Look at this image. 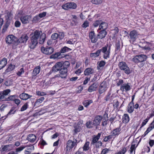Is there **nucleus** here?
I'll use <instances>...</instances> for the list:
<instances>
[{"label": "nucleus", "mask_w": 154, "mask_h": 154, "mask_svg": "<svg viewBox=\"0 0 154 154\" xmlns=\"http://www.w3.org/2000/svg\"><path fill=\"white\" fill-rule=\"evenodd\" d=\"M40 66H38L36 67L35 68L33 71L32 73V77L33 78L34 77L36 76L40 72Z\"/></svg>", "instance_id": "nucleus-21"}, {"label": "nucleus", "mask_w": 154, "mask_h": 154, "mask_svg": "<svg viewBox=\"0 0 154 154\" xmlns=\"http://www.w3.org/2000/svg\"><path fill=\"white\" fill-rule=\"evenodd\" d=\"M106 63L105 61L103 60L101 61L99 64V66L100 67H103L105 65Z\"/></svg>", "instance_id": "nucleus-63"}, {"label": "nucleus", "mask_w": 154, "mask_h": 154, "mask_svg": "<svg viewBox=\"0 0 154 154\" xmlns=\"http://www.w3.org/2000/svg\"><path fill=\"white\" fill-rule=\"evenodd\" d=\"M112 137V136L111 134L107 136H106L104 138L103 141L104 142H107L109 140L111 139Z\"/></svg>", "instance_id": "nucleus-51"}, {"label": "nucleus", "mask_w": 154, "mask_h": 154, "mask_svg": "<svg viewBox=\"0 0 154 154\" xmlns=\"http://www.w3.org/2000/svg\"><path fill=\"white\" fill-rule=\"evenodd\" d=\"M67 50V47L66 46H64L60 50V53L61 54L65 53Z\"/></svg>", "instance_id": "nucleus-55"}, {"label": "nucleus", "mask_w": 154, "mask_h": 154, "mask_svg": "<svg viewBox=\"0 0 154 154\" xmlns=\"http://www.w3.org/2000/svg\"><path fill=\"white\" fill-rule=\"evenodd\" d=\"M122 122L123 123H127L129 121V117L127 114H124L122 118Z\"/></svg>", "instance_id": "nucleus-31"}, {"label": "nucleus", "mask_w": 154, "mask_h": 154, "mask_svg": "<svg viewBox=\"0 0 154 154\" xmlns=\"http://www.w3.org/2000/svg\"><path fill=\"white\" fill-rule=\"evenodd\" d=\"M67 55L61 54L60 52H57L52 54L50 57V58L54 59H60L67 56Z\"/></svg>", "instance_id": "nucleus-14"}, {"label": "nucleus", "mask_w": 154, "mask_h": 154, "mask_svg": "<svg viewBox=\"0 0 154 154\" xmlns=\"http://www.w3.org/2000/svg\"><path fill=\"white\" fill-rule=\"evenodd\" d=\"M109 151L108 149L105 148L102 150L100 154H106Z\"/></svg>", "instance_id": "nucleus-60"}, {"label": "nucleus", "mask_w": 154, "mask_h": 154, "mask_svg": "<svg viewBox=\"0 0 154 154\" xmlns=\"http://www.w3.org/2000/svg\"><path fill=\"white\" fill-rule=\"evenodd\" d=\"M43 33L41 31L36 30L32 33V36L31 38V42L29 44V47L31 49H34L38 44V39Z\"/></svg>", "instance_id": "nucleus-1"}, {"label": "nucleus", "mask_w": 154, "mask_h": 154, "mask_svg": "<svg viewBox=\"0 0 154 154\" xmlns=\"http://www.w3.org/2000/svg\"><path fill=\"white\" fill-rule=\"evenodd\" d=\"M93 73V69L91 68L86 69L84 72V74L85 75H89Z\"/></svg>", "instance_id": "nucleus-29"}, {"label": "nucleus", "mask_w": 154, "mask_h": 154, "mask_svg": "<svg viewBox=\"0 0 154 154\" xmlns=\"http://www.w3.org/2000/svg\"><path fill=\"white\" fill-rule=\"evenodd\" d=\"M60 72V77L62 78H66L67 72V66L64 67L63 68L61 69Z\"/></svg>", "instance_id": "nucleus-12"}, {"label": "nucleus", "mask_w": 154, "mask_h": 154, "mask_svg": "<svg viewBox=\"0 0 154 154\" xmlns=\"http://www.w3.org/2000/svg\"><path fill=\"white\" fill-rule=\"evenodd\" d=\"M98 85L97 83H94L89 87L88 91L91 92L93 91H96Z\"/></svg>", "instance_id": "nucleus-19"}, {"label": "nucleus", "mask_w": 154, "mask_h": 154, "mask_svg": "<svg viewBox=\"0 0 154 154\" xmlns=\"http://www.w3.org/2000/svg\"><path fill=\"white\" fill-rule=\"evenodd\" d=\"M70 17L72 20V22L74 23L73 25H77L78 23V17L76 15H71L70 16Z\"/></svg>", "instance_id": "nucleus-33"}, {"label": "nucleus", "mask_w": 154, "mask_h": 154, "mask_svg": "<svg viewBox=\"0 0 154 154\" xmlns=\"http://www.w3.org/2000/svg\"><path fill=\"white\" fill-rule=\"evenodd\" d=\"M110 48L111 46H108L107 44L101 49H99L100 53L102 52L103 54V57L104 59H107L109 57Z\"/></svg>", "instance_id": "nucleus-2"}, {"label": "nucleus", "mask_w": 154, "mask_h": 154, "mask_svg": "<svg viewBox=\"0 0 154 154\" xmlns=\"http://www.w3.org/2000/svg\"><path fill=\"white\" fill-rule=\"evenodd\" d=\"M134 103L130 102L128 106L127 111L130 113H132L134 110Z\"/></svg>", "instance_id": "nucleus-22"}, {"label": "nucleus", "mask_w": 154, "mask_h": 154, "mask_svg": "<svg viewBox=\"0 0 154 154\" xmlns=\"http://www.w3.org/2000/svg\"><path fill=\"white\" fill-rule=\"evenodd\" d=\"M102 116H96L93 121L92 125L96 127L99 125L102 119Z\"/></svg>", "instance_id": "nucleus-9"}, {"label": "nucleus", "mask_w": 154, "mask_h": 154, "mask_svg": "<svg viewBox=\"0 0 154 154\" xmlns=\"http://www.w3.org/2000/svg\"><path fill=\"white\" fill-rule=\"evenodd\" d=\"M121 130V129L119 128H116V129H113L111 132V135L112 136H115L116 137V136L118 135L119 134Z\"/></svg>", "instance_id": "nucleus-23"}, {"label": "nucleus", "mask_w": 154, "mask_h": 154, "mask_svg": "<svg viewBox=\"0 0 154 154\" xmlns=\"http://www.w3.org/2000/svg\"><path fill=\"white\" fill-rule=\"evenodd\" d=\"M16 108L15 107H13L11 108V109L10 110V111L8 113V115H9L11 114H14L16 110H15Z\"/></svg>", "instance_id": "nucleus-52"}, {"label": "nucleus", "mask_w": 154, "mask_h": 154, "mask_svg": "<svg viewBox=\"0 0 154 154\" xmlns=\"http://www.w3.org/2000/svg\"><path fill=\"white\" fill-rule=\"evenodd\" d=\"M47 13L46 12H43L41 13L38 15L40 18H43L45 17Z\"/></svg>", "instance_id": "nucleus-64"}, {"label": "nucleus", "mask_w": 154, "mask_h": 154, "mask_svg": "<svg viewBox=\"0 0 154 154\" xmlns=\"http://www.w3.org/2000/svg\"><path fill=\"white\" fill-rule=\"evenodd\" d=\"M127 151L125 147H124L121 150L119 151L118 152L115 153V154H125Z\"/></svg>", "instance_id": "nucleus-46"}, {"label": "nucleus", "mask_w": 154, "mask_h": 154, "mask_svg": "<svg viewBox=\"0 0 154 154\" xmlns=\"http://www.w3.org/2000/svg\"><path fill=\"white\" fill-rule=\"evenodd\" d=\"M91 2L93 4L99 5L101 3L102 0H91Z\"/></svg>", "instance_id": "nucleus-47"}, {"label": "nucleus", "mask_w": 154, "mask_h": 154, "mask_svg": "<svg viewBox=\"0 0 154 154\" xmlns=\"http://www.w3.org/2000/svg\"><path fill=\"white\" fill-rule=\"evenodd\" d=\"M102 23V20H98L94 21L93 23V25L95 27H97L98 25H100Z\"/></svg>", "instance_id": "nucleus-45"}, {"label": "nucleus", "mask_w": 154, "mask_h": 154, "mask_svg": "<svg viewBox=\"0 0 154 154\" xmlns=\"http://www.w3.org/2000/svg\"><path fill=\"white\" fill-rule=\"evenodd\" d=\"M20 19L22 23L24 24H27L29 23L31 20V17L30 16L26 15L21 17Z\"/></svg>", "instance_id": "nucleus-10"}, {"label": "nucleus", "mask_w": 154, "mask_h": 154, "mask_svg": "<svg viewBox=\"0 0 154 154\" xmlns=\"http://www.w3.org/2000/svg\"><path fill=\"white\" fill-rule=\"evenodd\" d=\"M32 97V96L28 94L23 93L19 95L20 98L23 100H26Z\"/></svg>", "instance_id": "nucleus-20"}, {"label": "nucleus", "mask_w": 154, "mask_h": 154, "mask_svg": "<svg viewBox=\"0 0 154 154\" xmlns=\"http://www.w3.org/2000/svg\"><path fill=\"white\" fill-rule=\"evenodd\" d=\"M139 34L135 30H133L130 32L129 35L131 40L133 42L135 41L138 37Z\"/></svg>", "instance_id": "nucleus-8"}, {"label": "nucleus", "mask_w": 154, "mask_h": 154, "mask_svg": "<svg viewBox=\"0 0 154 154\" xmlns=\"http://www.w3.org/2000/svg\"><path fill=\"white\" fill-rule=\"evenodd\" d=\"M74 134H75L77 133L80 131L81 130V127L79 125H76L74 127Z\"/></svg>", "instance_id": "nucleus-43"}, {"label": "nucleus", "mask_w": 154, "mask_h": 154, "mask_svg": "<svg viewBox=\"0 0 154 154\" xmlns=\"http://www.w3.org/2000/svg\"><path fill=\"white\" fill-rule=\"evenodd\" d=\"M68 117V122H69L70 124H72L74 121H75L76 117L75 116H72L69 115Z\"/></svg>", "instance_id": "nucleus-37"}, {"label": "nucleus", "mask_w": 154, "mask_h": 154, "mask_svg": "<svg viewBox=\"0 0 154 154\" xmlns=\"http://www.w3.org/2000/svg\"><path fill=\"white\" fill-rule=\"evenodd\" d=\"M116 52H118L120 51L121 48V44L119 40H118L116 42Z\"/></svg>", "instance_id": "nucleus-36"}, {"label": "nucleus", "mask_w": 154, "mask_h": 154, "mask_svg": "<svg viewBox=\"0 0 154 154\" xmlns=\"http://www.w3.org/2000/svg\"><path fill=\"white\" fill-rule=\"evenodd\" d=\"M147 57L144 54H140L137 55L132 59L133 61L135 63H138L140 62H143L146 61Z\"/></svg>", "instance_id": "nucleus-5"}, {"label": "nucleus", "mask_w": 154, "mask_h": 154, "mask_svg": "<svg viewBox=\"0 0 154 154\" xmlns=\"http://www.w3.org/2000/svg\"><path fill=\"white\" fill-rule=\"evenodd\" d=\"M90 142L88 141H86L84 144V146L83 147V150L84 151H86L88 150L89 149V145Z\"/></svg>", "instance_id": "nucleus-40"}, {"label": "nucleus", "mask_w": 154, "mask_h": 154, "mask_svg": "<svg viewBox=\"0 0 154 154\" xmlns=\"http://www.w3.org/2000/svg\"><path fill=\"white\" fill-rule=\"evenodd\" d=\"M15 96L16 95H11L9 97H8V98H7L6 100L7 101H9L10 100H13L14 101L15 99Z\"/></svg>", "instance_id": "nucleus-48"}, {"label": "nucleus", "mask_w": 154, "mask_h": 154, "mask_svg": "<svg viewBox=\"0 0 154 154\" xmlns=\"http://www.w3.org/2000/svg\"><path fill=\"white\" fill-rule=\"evenodd\" d=\"M5 96L2 93L0 94V100L2 101H6L7 98H5Z\"/></svg>", "instance_id": "nucleus-56"}, {"label": "nucleus", "mask_w": 154, "mask_h": 154, "mask_svg": "<svg viewBox=\"0 0 154 154\" xmlns=\"http://www.w3.org/2000/svg\"><path fill=\"white\" fill-rule=\"evenodd\" d=\"M13 17V14L11 12H8L7 14L5 16V18L6 21H9L11 22V20L12 19Z\"/></svg>", "instance_id": "nucleus-30"}, {"label": "nucleus", "mask_w": 154, "mask_h": 154, "mask_svg": "<svg viewBox=\"0 0 154 154\" xmlns=\"http://www.w3.org/2000/svg\"><path fill=\"white\" fill-rule=\"evenodd\" d=\"M46 37L45 34L43 33L42 34V35L40 36L39 40V43L40 44H43L45 40V38Z\"/></svg>", "instance_id": "nucleus-34"}, {"label": "nucleus", "mask_w": 154, "mask_h": 154, "mask_svg": "<svg viewBox=\"0 0 154 154\" xmlns=\"http://www.w3.org/2000/svg\"><path fill=\"white\" fill-rule=\"evenodd\" d=\"M12 145H7L3 147L2 149L3 151H9L12 149Z\"/></svg>", "instance_id": "nucleus-32"}, {"label": "nucleus", "mask_w": 154, "mask_h": 154, "mask_svg": "<svg viewBox=\"0 0 154 154\" xmlns=\"http://www.w3.org/2000/svg\"><path fill=\"white\" fill-rule=\"evenodd\" d=\"M63 66V63L61 62H58L56 63L55 65L53 67L52 70L55 72L58 71L60 70L61 68Z\"/></svg>", "instance_id": "nucleus-11"}, {"label": "nucleus", "mask_w": 154, "mask_h": 154, "mask_svg": "<svg viewBox=\"0 0 154 154\" xmlns=\"http://www.w3.org/2000/svg\"><path fill=\"white\" fill-rule=\"evenodd\" d=\"M107 32L105 30H102L100 31L97 35V38L99 39H102L105 38L107 35Z\"/></svg>", "instance_id": "nucleus-17"}, {"label": "nucleus", "mask_w": 154, "mask_h": 154, "mask_svg": "<svg viewBox=\"0 0 154 154\" xmlns=\"http://www.w3.org/2000/svg\"><path fill=\"white\" fill-rule=\"evenodd\" d=\"M101 134V133H98L96 136L93 138V140L91 143V145H94L98 142V140L100 137Z\"/></svg>", "instance_id": "nucleus-26"}, {"label": "nucleus", "mask_w": 154, "mask_h": 154, "mask_svg": "<svg viewBox=\"0 0 154 154\" xmlns=\"http://www.w3.org/2000/svg\"><path fill=\"white\" fill-rule=\"evenodd\" d=\"M111 93L110 91L108 92L107 95L104 98V100L106 101H108L109 100L110 98V96L111 95Z\"/></svg>", "instance_id": "nucleus-54"}, {"label": "nucleus", "mask_w": 154, "mask_h": 154, "mask_svg": "<svg viewBox=\"0 0 154 154\" xmlns=\"http://www.w3.org/2000/svg\"><path fill=\"white\" fill-rule=\"evenodd\" d=\"M36 93L37 95L40 96H43L46 94L45 92H41L39 91H37Z\"/></svg>", "instance_id": "nucleus-59"}, {"label": "nucleus", "mask_w": 154, "mask_h": 154, "mask_svg": "<svg viewBox=\"0 0 154 154\" xmlns=\"http://www.w3.org/2000/svg\"><path fill=\"white\" fill-rule=\"evenodd\" d=\"M89 37L91 40V42L93 43H95L97 40V37H95L94 32V31H91L89 33Z\"/></svg>", "instance_id": "nucleus-16"}, {"label": "nucleus", "mask_w": 154, "mask_h": 154, "mask_svg": "<svg viewBox=\"0 0 154 154\" xmlns=\"http://www.w3.org/2000/svg\"><path fill=\"white\" fill-rule=\"evenodd\" d=\"M24 71L23 68H21L20 71L17 73V74L19 76H20L23 73H24Z\"/></svg>", "instance_id": "nucleus-61"}, {"label": "nucleus", "mask_w": 154, "mask_h": 154, "mask_svg": "<svg viewBox=\"0 0 154 154\" xmlns=\"http://www.w3.org/2000/svg\"><path fill=\"white\" fill-rule=\"evenodd\" d=\"M41 50L42 53L46 55H50L52 54L54 51L53 48L48 46L46 47H42Z\"/></svg>", "instance_id": "nucleus-6"}, {"label": "nucleus", "mask_w": 154, "mask_h": 154, "mask_svg": "<svg viewBox=\"0 0 154 154\" xmlns=\"http://www.w3.org/2000/svg\"><path fill=\"white\" fill-rule=\"evenodd\" d=\"M89 26V22L87 21H85L82 25L83 28H85Z\"/></svg>", "instance_id": "nucleus-57"}, {"label": "nucleus", "mask_w": 154, "mask_h": 154, "mask_svg": "<svg viewBox=\"0 0 154 154\" xmlns=\"http://www.w3.org/2000/svg\"><path fill=\"white\" fill-rule=\"evenodd\" d=\"M131 89L130 85L129 83H127L124 84L122 85L120 89L122 91H124L125 90L126 91H129Z\"/></svg>", "instance_id": "nucleus-18"}, {"label": "nucleus", "mask_w": 154, "mask_h": 154, "mask_svg": "<svg viewBox=\"0 0 154 154\" xmlns=\"http://www.w3.org/2000/svg\"><path fill=\"white\" fill-rule=\"evenodd\" d=\"M44 99L45 98L44 97H40L39 99L37 100L34 105V106H38L40 103H42V102L44 100Z\"/></svg>", "instance_id": "nucleus-38"}, {"label": "nucleus", "mask_w": 154, "mask_h": 154, "mask_svg": "<svg viewBox=\"0 0 154 154\" xmlns=\"http://www.w3.org/2000/svg\"><path fill=\"white\" fill-rule=\"evenodd\" d=\"M29 38L28 35L25 34H23L21 37L18 40L17 42L19 43H26Z\"/></svg>", "instance_id": "nucleus-13"}, {"label": "nucleus", "mask_w": 154, "mask_h": 154, "mask_svg": "<svg viewBox=\"0 0 154 154\" xmlns=\"http://www.w3.org/2000/svg\"><path fill=\"white\" fill-rule=\"evenodd\" d=\"M99 49L95 53H92L90 54V56L93 57H96L99 56L100 54Z\"/></svg>", "instance_id": "nucleus-41"}, {"label": "nucleus", "mask_w": 154, "mask_h": 154, "mask_svg": "<svg viewBox=\"0 0 154 154\" xmlns=\"http://www.w3.org/2000/svg\"><path fill=\"white\" fill-rule=\"evenodd\" d=\"M93 103L91 100H85L83 103V105L85 107H87L90 104Z\"/></svg>", "instance_id": "nucleus-35"}, {"label": "nucleus", "mask_w": 154, "mask_h": 154, "mask_svg": "<svg viewBox=\"0 0 154 154\" xmlns=\"http://www.w3.org/2000/svg\"><path fill=\"white\" fill-rule=\"evenodd\" d=\"M119 66L121 70L123 71L127 75H129L131 72L130 69L124 62H119Z\"/></svg>", "instance_id": "nucleus-3"}, {"label": "nucleus", "mask_w": 154, "mask_h": 154, "mask_svg": "<svg viewBox=\"0 0 154 154\" xmlns=\"http://www.w3.org/2000/svg\"><path fill=\"white\" fill-rule=\"evenodd\" d=\"M107 85L105 82H103L100 85L98 89L99 93L101 94L105 92L107 89Z\"/></svg>", "instance_id": "nucleus-7"}, {"label": "nucleus", "mask_w": 154, "mask_h": 154, "mask_svg": "<svg viewBox=\"0 0 154 154\" xmlns=\"http://www.w3.org/2000/svg\"><path fill=\"white\" fill-rule=\"evenodd\" d=\"M58 35L59 36L58 37L61 40L63 39L64 37V34L63 32H60L59 33V34H58Z\"/></svg>", "instance_id": "nucleus-62"}, {"label": "nucleus", "mask_w": 154, "mask_h": 154, "mask_svg": "<svg viewBox=\"0 0 154 154\" xmlns=\"http://www.w3.org/2000/svg\"><path fill=\"white\" fill-rule=\"evenodd\" d=\"M25 148V146H22L16 149V151L18 154L19 152H20L22 151Z\"/></svg>", "instance_id": "nucleus-49"}, {"label": "nucleus", "mask_w": 154, "mask_h": 154, "mask_svg": "<svg viewBox=\"0 0 154 154\" xmlns=\"http://www.w3.org/2000/svg\"><path fill=\"white\" fill-rule=\"evenodd\" d=\"M5 41L7 43L13 44V48H14V45L16 46L18 45L17 39L13 35H8L5 38Z\"/></svg>", "instance_id": "nucleus-4"}, {"label": "nucleus", "mask_w": 154, "mask_h": 154, "mask_svg": "<svg viewBox=\"0 0 154 154\" xmlns=\"http://www.w3.org/2000/svg\"><path fill=\"white\" fill-rule=\"evenodd\" d=\"M108 24L105 22H103L102 20V23L99 26V29L106 30L107 28Z\"/></svg>", "instance_id": "nucleus-27"}, {"label": "nucleus", "mask_w": 154, "mask_h": 154, "mask_svg": "<svg viewBox=\"0 0 154 154\" xmlns=\"http://www.w3.org/2000/svg\"><path fill=\"white\" fill-rule=\"evenodd\" d=\"M36 139V136L34 134H29L27 137V139L32 143L34 142Z\"/></svg>", "instance_id": "nucleus-24"}, {"label": "nucleus", "mask_w": 154, "mask_h": 154, "mask_svg": "<svg viewBox=\"0 0 154 154\" xmlns=\"http://www.w3.org/2000/svg\"><path fill=\"white\" fill-rule=\"evenodd\" d=\"M10 91H11L10 89H7L3 91L2 93L6 96L8 94Z\"/></svg>", "instance_id": "nucleus-58"}, {"label": "nucleus", "mask_w": 154, "mask_h": 154, "mask_svg": "<svg viewBox=\"0 0 154 154\" xmlns=\"http://www.w3.org/2000/svg\"><path fill=\"white\" fill-rule=\"evenodd\" d=\"M28 104L27 103H26L20 109V111H23L26 110L27 108Z\"/></svg>", "instance_id": "nucleus-50"}, {"label": "nucleus", "mask_w": 154, "mask_h": 154, "mask_svg": "<svg viewBox=\"0 0 154 154\" xmlns=\"http://www.w3.org/2000/svg\"><path fill=\"white\" fill-rule=\"evenodd\" d=\"M76 140H75V141H72V140H68V147H69V152H71L72 149L74 147H76Z\"/></svg>", "instance_id": "nucleus-15"}, {"label": "nucleus", "mask_w": 154, "mask_h": 154, "mask_svg": "<svg viewBox=\"0 0 154 154\" xmlns=\"http://www.w3.org/2000/svg\"><path fill=\"white\" fill-rule=\"evenodd\" d=\"M76 8V5L74 2L68 3V8L75 9Z\"/></svg>", "instance_id": "nucleus-42"}, {"label": "nucleus", "mask_w": 154, "mask_h": 154, "mask_svg": "<svg viewBox=\"0 0 154 154\" xmlns=\"http://www.w3.org/2000/svg\"><path fill=\"white\" fill-rule=\"evenodd\" d=\"M15 67V66L14 65L12 64H10L6 69L5 73L6 74L9 73L14 69Z\"/></svg>", "instance_id": "nucleus-28"}, {"label": "nucleus", "mask_w": 154, "mask_h": 154, "mask_svg": "<svg viewBox=\"0 0 154 154\" xmlns=\"http://www.w3.org/2000/svg\"><path fill=\"white\" fill-rule=\"evenodd\" d=\"M7 60L6 58H4L0 61V70L4 67L6 65Z\"/></svg>", "instance_id": "nucleus-25"}, {"label": "nucleus", "mask_w": 154, "mask_h": 154, "mask_svg": "<svg viewBox=\"0 0 154 154\" xmlns=\"http://www.w3.org/2000/svg\"><path fill=\"white\" fill-rule=\"evenodd\" d=\"M113 34V37L114 38L117 36L119 32V29L117 27H116L114 29L112 30Z\"/></svg>", "instance_id": "nucleus-39"}, {"label": "nucleus", "mask_w": 154, "mask_h": 154, "mask_svg": "<svg viewBox=\"0 0 154 154\" xmlns=\"http://www.w3.org/2000/svg\"><path fill=\"white\" fill-rule=\"evenodd\" d=\"M40 19V18L38 15H36L34 17L32 20L33 22H36Z\"/></svg>", "instance_id": "nucleus-53"}, {"label": "nucleus", "mask_w": 154, "mask_h": 154, "mask_svg": "<svg viewBox=\"0 0 154 154\" xmlns=\"http://www.w3.org/2000/svg\"><path fill=\"white\" fill-rule=\"evenodd\" d=\"M58 34L57 33H53L51 36V38L54 40V42H57V40H55L58 37Z\"/></svg>", "instance_id": "nucleus-44"}]
</instances>
